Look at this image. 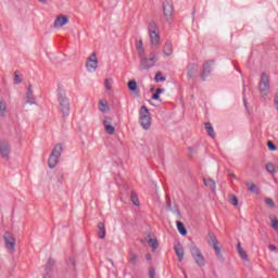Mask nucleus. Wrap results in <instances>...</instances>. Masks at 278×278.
<instances>
[{
  "label": "nucleus",
  "instance_id": "nucleus-2",
  "mask_svg": "<svg viewBox=\"0 0 278 278\" xmlns=\"http://www.w3.org/2000/svg\"><path fill=\"white\" fill-rule=\"evenodd\" d=\"M58 101H59V110L63 116L70 115V101L66 97V91L63 89V87H58Z\"/></svg>",
  "mask_w": 278,
  "mask_h": 278
},
{
  "label": "nucleus",
  "instance_id": "nucleus-34",
  "mask_svg": "<svg viewBox=\"0 0 278 278\" xmlns=\"http://www.w3.org/2000/svg\"><path fill=\"white\" fill-rule=\"evenodd\" d=\"M129 262L131 265H136V263H138V255L135 254L134 252H130Z\"/></svg>",
  "mask_w": 278,
  "mask_h": 278
},
{
  "label": "nucleus",
  "instance_id": "nucleus-31",
  "mask_svg": "<svg viewBox=\"0 0 278 278\" xmlns=\"http://www.w3.org/2000/svg\"><path fill=\"white\" fill-rule=\"evenodd\" d=\"M177 229H178V232L181 233V236L184 237L187 236V229L181 222H177Z\"/></svg>",
  "mask_w": 278,
  "mask_h": 278
},
{
  "label": "nucleus",
  "instance_id": "nucleus-45",
  "mask_svg": "<svg viewBox=\"0 0 278 278\" xmlns=\"http://www.w3.org/2000/svg\"><path fill=\"white\" fill-rule=\"evenodd\" d=\"M268 249H269V251H271V252H277V248H276L275 244H269V245H268Z\"/></svg>",
  "mask_w": 278,
  "mask_h": 278
},
{
  "label": "nucleus",
  "instance_id": "nucleus-35",
  "mask_svg": "<svg viewBox=\"0 0 278 278\" xmlns=\"http://www.w3.org/2000/svg\"><path fill=\"white\" fill-rule=\"evenodd\" d=\"M128 88L130 91H136L138 89V84L135 80L128 83Z\"/></svg>",
  "mask_w": 278,
  "mask_h": 278
},
{
  "label": "nucleus",
  "instance_id": "nucleus-14",
  "mask_svg": "<svg viewBox=\"0 0 278 278\" xmlns=\"http://www.w3.org/2000/svg\"><path fill=\"white\" fill-rule=\"evenodd\" d=\"M135 47L137 49L139 58H144V42L142 41V39L136 40Z\"/></svg>",
  "mask_w": 278,
  "mask_h": 278
},
{
  "label": "nucleus",
  "instance_id": "nucleus-17",
  "mask_svg": "<svg viewBox=\"0 0 278 278\" xmlns=\"http://www.w3.org/2000/svg\"><path fill=\"white\" fill-rule=\"evenodd\" d=\"M174 251L176 252L178 261L182 262L184 261V255H185L182 245L180 243H178L177 245H174Z\"/></svg>",
  "mask_w": 278,
  "mask_h": 278
},
{
  "label": "nucleus",
  "instance_id": "nucleus-47",
  "mask_svg": "<svg viewBox=\"0 0 278 278\" xmlns=\"http://www.w3.org/2000/svg\"><path fill=\"white\" fill-rule=\"evenodd\" d=\"M146 258H147L148 262H151V261H152L151 254H147V255H146Z\"/></svg>",
  "mask_w": 278,
  "mask_h": 278
},
{
  "label": "nucleus",
  "instance_id": "nucleus-21",
  "mask_svg": "<svg viewBox=\"0 0 278 278\" xmlns=\"http://www.w3.org/2000/svg\"><path fill=\"white\" fill-rule=\"evenodd\" d=\"M245 187H248V189L251 193H255L256 195L260 194V189L256 185H254L253 181L245 182Z\"/></svg>",
  "mask_w": 278,
  "mask_h": 278
},
{
  "label": "nucleus",
  "instance_id": "nucleus-4",
  "mask_svg": "<svg viewBox=\"0 0 278 278\" xmlns=\"http://www.w3.org/2000/svg\"><path fill=\"white\" fill-rule=\"evenodd\" d=\"M258 91L261 93V97H263V98L269 96L270 81H269V76L266 73H263L261 75V83H260V86H258Z\"/></svg>",
  "mask_w": 278,
  "mask_h": 278
},
{
  "label": "nucleus",
  "instance_id": "nucleus-16",
  "mask_svg": "<svg viewBox=\"0 0 278 278\" xmlns=\"http://www.w3.org/2000/svg\"><path fill=\"white\" fill-rule=\"evenodd\" d=\"M26 99H27V103L29 105L37 104V102L35 101V98H34V89H33L31 85L28 86L27 93H26Z\"/></svg>",
  "mask_w": 278,
  "mask_h": 278
},
{
  "label": "nucleus",
  "instance_id": "nucleus-48",
  "mask_svg": "<svg viewBox=\"0 0 278 278\" xmlns=\"http://www.w3.org/2000/svg\"><path fill=\"white\" fill-rule=\"evenodd\" d=\"M40 3H47L48 0H38Z\"/></svg>",
  "mask_w": 278,
  "mask_h": 278
},
{
  "label": "nucleus",
  "instance_id": "nucleus-5",
  "mask_svg": "<svg viewBox=\"0 0 278 278\" xmlns=\"http://www.w3.org/2000/svg\"><path fill=\"white\" fill-rule=\"evenodd\" d=\"M190 253H191V257H193L198 266H201V267L205 266L204 255L198 247L191 245Z\"/></svg>",
  "mask_w": 278,
  "mask_h": 278
},
{
  "label": "nucleus",
  "instance_id": "nucleus-23",
  "mask_svg": "<svg viewBox=\"0 0 278 278\" xmlns=\"http://www.w3.org/2000/svg\"><path fill=\"white\" fill-rule=\"evenodd\" d=\"M8 114V104L4 102V100H0V117L4 118Z\"/></svg>",
  "mask_w": 278,
  "mask_h": 278
},
{
  "label": "nucleus",
  "instance_id": "nucleus-26",
  "mask_svg": "<svg viewBox=\"0 0 278 278\" xmlns=\"http://www.w3.org/2000/svg\"><path fill=\"white\" fill-rule=\"evenodd\" d=\"M237 251L239 254V257L243 258V261L248 262V254L247 252L242 249L241 243L237 244Z\"/></svg>",
  "mask_w": 278,
  "mask_h": 278
},
{
  "label": "nucleus",
  "instance_id": "nucleus-9",
  "mask_svg": "<svg viewBox=\"0 0 278 278\" xmlns=\"http://www.w3.org/2000/svg\"><path fill=\"white\" fill-rule=\"evenodd\" d=\"M15 243H16V240L14 239L13 236H11L10 233L4 235V245L9 252L11 253L15 252Z\"/></svg>",
  "mask_w": 278,
  "mask_h": 278
},
{
  "label": "nucleus",
  "instance_id": "nucleus-22",
  "mask_svg": "<svg viewBox=\"0 0 278 278\" xmlns=\"http://www.w3.org/2000/svg\"><path fill=\"white\" fill-rule=\"evenodd\" d=\"M99 111L102 113H109V111H110L109 102L105 100H100Z\"/></svg>",
  "mask_w": 278,
  "mask_h": 278
},
{
  "label": "nucleus",
  "instance_id": "nucleus-15",
  "mask_svg": "<svg viewBox=\"0 0 278 278\" xmlns=\"http://www.w3.org/2000/svg\"><path fill=\"white\" fill-rule=\"evenodd\" d=\"M149 36H150V42L152 45V47H160V33L156 31V33H149Z\"/></svg>",
  "mask_w": 278,
  "mask_h": 278
},
{
  "label": "nucleus",
  "instance_id": "nucleus-7",
  "mask_svg": "<svg viewBox=\"0 0 278 278\" xmlns=\"http://www.w3.org/2000/svg\"><path fill=\"white\" fill-rule=\"evenodd\" d=\"M173 14H175V8L170 2L164 1L163 2V16L166 21H170L173 18Z\"/></svg>",
  "mask_w": 278,
  "mask_h": 278
},
{
  "label": "nucleus",
  "instance_id": "nucleus-8",
  "mask_svg": "<svg viewBox=\"0 0 278 278\" xmlns=\"http://www.w3.org/2000/svg\"><path fill=\"white\" fill-rule=\"evenodd\" d=\"M86 68L87 71H97V68H99V60L97 59V53H91V55L87 59Z\"/></svg>",
  "mask_w": 278,
  "mask_h": 278
},
{
  "label": "nucleus",
  "instance_id": "nucleus-11",
  "mask_svg": "<svg viewBox=\"0 0 278 278\" xmlns=\"http://www.w3.org/2000/svg\"><path fill=\"white\" fill-rule=\"evenodd\" d=\"M0 155L3 160L10 159V144L5 141L0 142Z\"/></svg>",
  "mask_w": 278,
  "mask_h": 278
},
{
  "label": "nucleus",
  "instance_id": "nucleus-1",
  "mask_svg": "<svg viewBox=\"0 0 278 278\" xmlns=\"http://www.w3.org/2000/svg\"><path fill=\"white\" fill-rule=\"evenodd\" d=\"M138 123L143 130H150L152 117L150 110L146 105L140 106V110H138Z\"/></svg>",
  "mask_w": 278,
  "mask_h": 278
},
{
  "label": "nucleus",
  "instance_id": "nucleus-44",
  "mask_svg": "<svg viewBox=\"0 0 278 278\" xmlns=\"http://www.w3.org/2000/svg\"><path fill=\"white\" fill-rule=\"evenodd\" d=\"M274 105H275V108H276L277 111H278V92L275 93V97H274Z\"/></svg>",
  "mask_w": 278,
  "mask_h": 278
},
{
  "label": "nucleus",
  "instance_id": "nucleus-40",
  "mask_svg": "<svg viewBox=\"0 0 278 278\" xmlns=\"http://www.w3.org/2000/svg\"><path fill=\"white\" fill-rule=\"evenodd\" d=\"M156 273H155V268L150 267L149 268V278H155Z\"/></svg>",
  "mask_w": 278,
  "mask_h": 278
},
{
  "label": "nucleus",
  "instance_id": "nucleus-6",
  "mask_svg": "<svg viewBox=\"0 0 278 278\" xmlns=\"http://www.w3.org/2000/svg\"><path fill=\"white\" fill-rule=\"evenodd\" d=\"M141 62H140V66L143 71H147L149 68H153V66H155V62H157V55H155V53H151L150 58H140Z\"/></svg>",
  "mask_w": 278,
  "mask_h": 278
},
{
  "label": "nucleus",
  "instance_id": "nucleus-32",
  "mask_svg": "<svg viewBox=\"0 0 278 278\" xmlns=\"http://www.w3.org/2000/svg\"><path fill=\"white\" fill-rule=\"evenodd\" d=\"M269 222L271 223L273 229L278 232V219L276 216H270Z\"/></svg>",
  "mask_w": 278,
  "mask_h": 278
},
{
  "label": "nucleus",
  "instance_id": "nucleus-13",
  "mask_svg": "<svg viewBox=\"0 0 278 278\" xmlns=\"http://www.w3.org/2000/svg\"><path fill=\"white\" fill-rule=\"evenodd\" d=\"M68 23V17L66 15H59L54 20V28L58 29L60 27H64Z\"/></svg>",
  "mask_w": 278,
  "mask_h": 278
},
{
  "label": "nucleus",
  "instance_id": "nucleus-12",
  "mask_svg": "<svg viewBox=\"0 0 278 278\" xmlns=\"http://www.w3.org/2000/svg\"><path fill=\"white\" fill-rule=\"evenodd\" d=\"M104 129L106 130L109 136H114L115 134V127L112 125V118L111 117H104Z\"/></svg>",
  "mask_w": 278,
  "mask_h": 278
},
{
  "label": "nucleus",
  "instance_id": "nucleus-37",
  "mask_svg": "<svg viewBox=\"0 0 278 278\" xmlns=\"http://www.w3.org/2000/svg\"><path fill=\"white\" fill-rule=\"evenodd\" d=\"M130 199H131V203L135 204V206H139V199L137 194L131 193Z\"/></svg>",
  "mask_w": 278,
  "mask_h": 278
},
{
  "label": "nucleus",
  "instance_id": "nucleus-10",
  "mask_svg": "<svg viewBox=\"0 0 278 278\" xmlns=\"http://www.w3.org/2000/svg\"><path fill=\"white\" fill-rule=\"evenodd\" d=\"M146 241L149 244V247H152V252H156L159 248L157 238L155 235L149 233L146 236Z\"/></svg>",
  "mask_w": 278,
  "mask_h": 278
},
{
  "label": "nucleus",
  "instance_id": "nucleus-50",
  "mask_svg": "<svg viewBox=\"0 0 278 278\" xmlns=\"http://www.w3.org/2000/svg\"><path fill=\"white\" fill-rule=\"evenodd\" d=\"M188 77H190V74H188Z\"/></svg>",
  "mask_w": 278,
  "mask_h": 278
},
{
  "label": "nucleus",
  "instance_id": "nucleus-3",
  "mask_svg": "<svg viewBox=\"0 0 278 278\" xmlns=\"http://www.w3.org/2000/svg\"><path fill=\"white\" fill-rule=\"evenodd\" d=\"M62 152L63 147L61 143L54 146L50 159H48V166H50V168H55V166L59 163V160L61 159Z\"/></svg>",
  "mask_w": 278,
  "mask_h": 278
},
{
  "label": "nucleus",
  "instance_id": "nucleus-41",
  "mask_svg": "<svg viewBox=\"0 0 278 278\" xmlns=\"http://www.w3.org/2000/svg\"><path fill=\"white\" fill-rule=\"evenodd\" d=\"M105 87L108 90H111L112 88V78H106L105 79Z\"/></svg>",
  "mask_w": 278,
  "mask_h": 278
},
{
  "label": "nucleus",
  "instance_id": "nucleus-25",
  "mask_svg": "<svg viewBox=\"0 0 278 278\" xmlns=\"http://www.w3.org/2000/svg\"><path fill=\"white\" fill-rule=\"evenodd\" d=\"M266 170L269 175H276L277 174V166L273 164L271 162H268L266 165Z\"/></svg>",
  "mask_w": 278,
  "mask_h": 278
},
{
  "label": "nucleus",
  "instance_id": "nucleus-49",
  "mask_svg": "<svg viewBox=\"0 0 278 278\" xmlns=\"http://www.w3.org/2000/svg\"><path fill=\"white\" fill-rule=\"evenodd\" d=\"M154 90V88L152 87V89H150V91H153Z\"/></svg>",
  "mask_w": 278,
  "mask_h": 278
},
{
  "label": "nucleus",
  "instance_id": "nucleus-29",
  "mask_svg": "<svg viewBox=\"0 0 278 278\" xmlns=\"http://www.w3.org/2000/svg\"><path fill=\"white\" fill-rule=\"evenodd\" d=\"M205 129L207 130V135L210 137H212L213 139L216 137V134L214 132V129L211 123L205 124Z\"/></svg>",
  "mask_w": 278,
  "mask_h": 278
},
{
  "label": "nucleus",
  "instance_id": "nucleus-19",
  "mask_svg": "<svg viewBox=\"0 0 278 278\" xmlns=\"http://www.w3.org/2000/svg\"><path fill=\"white\" fill-rule=\"evenodd\" d=\"M208 244H211L214 249V251L217 253V255H219V247H218V241L216 239L215 236L211 235L210 239H208Z\"/></svg>",
  "mask_w": 278,
  "mask_h": 278
},
{
  "label": "nucleus",
  "instance_id": "nucleus-28",
  "mask_svg": "<svg viewBox=\"0 0 278 278\" xmlns=\"http://www.w3.org/2000/svg\"><path fill=\"white\" fill-rule=\"evenodd\" d=\"M203 68H204V71H212V70L216 68V62H214V61H206L203 64Z\"/></svg>",
  "mask_w": 278,
  "mask_h": 278
},
{
  "label": "nucleus",
  "instance_id": "nucleus-39",
  "mask_svg": "<svg viewBox=\"0 0 278 278\" xmlns=\"http://www.w3.org/2000/svg\"><path fill=\"white\" fill-rule=\"evenodd\" d=\"M265 203L268 207H276L275 201L269 198L265 199Z\"/></svg>",
  "mask_w": 278,
  "mask_h": 278
},
{
  "label": "nucleus",
  "instance_id": "nucleus-27",
  "mask_svg": "<svg viewBox=\"0 0 278 278\" xmlns=\"http://www.w3.org/2000/svg\"><path fill=\"white\" fill-rule=\"evenodd\" d=\"M98 229H99V238L103 240L105 238V225L104 223H99L98 224Z\"/></svg>",
  "mask_w": 278,
  "mask_h": 278
},
{
  "label": "nucleus",
  "instance_id": "nucleus-38",
  "mask_svg": "<svg viewBox=\"0 0 278 278\" xmlns=\"http://www.w3.org/2000/svg\"><path fill=\"white\" fill-rule=\"evenodd\" d=\"M267 149L271 152H275L277 150V147L275 146V143H273V141H267Z\"/></svg>",
  "mask_w": 278,
  "mask_h": 278
},
{
  "label": "nucleus",
  "instance_id": "nucleus-33",
  "mask_svg": "<svg viewBox=\"0 0 278 278\" xmlns=\"http://www.w3.org/2000/svg\"><path fill=\"white\" fill-rule=\"evenodd\" d=\"M163 92V88H156L155 92L152 96V100L157 101L160 99V94H162Z\"/></svg>",
  "mask_w": 278,
  "mask_h": 278
},
{
  "label": "nucleus",
  "instance_id": "nucleus-20",
  "mask_svg": "<svg viewBox=\"0 0 278 278\" xmlns=\"http://www.w3.org/2000/svg\"><path fill=\"white\" fill-rule=\"evenodd\" d=\"M163 53L167 58L173 55V43L170 41H166L164 47H163Z\"/></svg>",
  "mask_w": 278,
  "mask_h": 278
},
{
  "label": "nucleus",
  "instance_id": "nucleus-30",
  "mask_svg": "<svg viewBox=\"0 0 278 278\" xmlns=\"http://www.w3.org/2000/svg\"><path fill=\"white\" fill-rule=\"evenodd\" d=\"M23 81V75L18 72H16L15 74H13V83H15V85H20Z\"/></svg>",
  "mask_w": 278,
  "mask_h": 278
},
{
  "label": "nucleus",
  "instance_id": "nucleus-42",
  "mask_svg": "<svg viewBox=\"0 0 278 278\" xmlns=\"http://www.w3.org/2000/svg\"><path fill=\"white\" fill-rule=\"evenodd\" d=\"M229 199H230V203L232 205H235V206L238 205V200H237L236 195H230Z\"/></svg>",
  "mask_w": 278,
  "mask_h": 278
},
{
  "label": "nucleus",
  "instance_id": "nucleus-24",
  "mask_svg": "<svg viewBox=\"0 0 278 278\" xmlns=\"http://www.w3.org/2000/svg\"><path fill=\"white\" fill-rule=\"evenodd\" d=\"M159 30H160V28L157 27V23H155V21H151L148 24L149 34L157 33Z\"/></svg>",
  "mask_w": 278,
  "mask_h": 278
},
{
  "label": "nucleus",
  "instance_id": "nucleus-43",
  "mask_svg": "<svg viewBox=\"0 0 278 278\" xmlns=\"http://www.w3.org/2000/svg\"><path fill=\"white\" fill-rule=\"evenodd\" d=\"M210 73H211V72H208V71L202 72V74H201L202 80H205V77H210Z\"/></svg>",
  "mask_w": 278,
  "mask_h": 278
},
{
  "label": "nucleus",
  "instance_id": "nucleus-46",
  "mask_svg": "<svg viewBox=\"0 0 278 278\" xmlns=\"http://www.w3.org/2000/svg\"><path fill=\"white\" fill-rule=\"evenodd\" d=\"M197 68V65L194 63H191L188 65V71H194Z\"/></svg>",
  "mask_w": 278,
  "mask_h": 278
},
{
  "label": "nucleus",
  "instance_id": "nucleus-36",
  "mask_svg": "<svg viewBox=\"0 0 278 278\" xmlns=\"http://www.w3.org/2000/svg\"><path fill=\"white\" fill-rule=\"evenodd\" d=\"M154 81L155 83L165 81V77L163 76L162 73L159 72L155 74Z\"/></svg>",
  "mask_w": 278,
  "mask_h": 278
},
{
  "label": "nucleus",
  "instance_id": "nucleus-18",
  "mask_svg": "<svg viewBox=\"0 0 278 278\" xmlns=\"http://www.w3.org/2000/svg\"><path fill=\"white\" fill-rule=\"evenodd\" d=\"M203 184L206 188L211 189L213 193L216 192V182L211 178H203Z\"/></svg>",
  "mask_w": 278,
  "mask_h": 278
}]
</instances>
